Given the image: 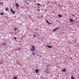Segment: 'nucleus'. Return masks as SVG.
I'll list each match as a JSON object with an SVG mask.
<instances>
[{
    "instance_id": "obj_1",
    "label": "nucleus",
    "mask_w": 79,
    "mask_h": 79,
    "mask_svg": "<svg viewBox=\"0 0 79 79\" xmlns=\"http://www.w3.org/2000/svg\"><path fill=\"white\" fill-rule=\"evenodd\" d=\"M10 11H11V12L13 13V14H15V12L14 10H13L12 9H10Z\"/></svg>"
},
{
    "instance_id": "obj_2",
    "label": "nucleus",
    "mask_w": 79,
    "mask_h": 79,
    "mask_svg": "<svg viewBox=\"0 0 79 79\" xmlns=\"http://www.w3.org/2000/svg\"><path fill=\"white\" fill-rule=\"evenodd\" d=\"M47 47H48L49 48H52V46H49L48 45H47Z\"/></svg>"
},
{
    "instance_id": "obj_3",
    "label": "nucleus",
    "mask_w": 79,
    "mask_h": 79,
    "mask_svg": "<svg viewBox=\"0 0 79 79\" xmlns=\"http://www.w3.org/2000/svg\"><path fill=\"white\" fill-rule=\"evenodd\" d=\"M46 21L47 23V24H52V23H50L48 22V21L47 19H46Z\"/></svg>"
},
{
    "instance_id": "obj_4",
    "label": "nucleus",
    "mask_w": 79,
    "mask_h": 79,
    "mask_svg": "<svg viewBox=\"0 0 79 79\" xmlns=\"http://www.w3.org/2000/svg\"><path fill=\"white\" fill-rule=\"evenodd\" d=\"M35 71L36 73H39V69H36L35 70Z\"/></svg>"
},
{
    "instance_id": "obj_5",
    "label": "nucleus",
    "mask_w": 79,
    "mask_h": 79,
    "mask_svg": "<svg viewBox=\"0 0 79 79\" xmlns=\"http://www.w3.org/2000/svg\"><path fill=\"white\" fill-rule=\"evenodd\" d=\"M58 16L59 18H61V17H62V15H60V14L58 15Z\"/></svg>"
},
{
    "instance_id": "obj_6",
    "label": "nucleus",
    "mask_w": 79,
    "mask_h": 79,
    "mask_svg": "<svg viewBox=\"0 0 79 79\" xmlns=\"http://www.w3.org/2000/svg\"><path fill=\"white\" fill-rule=\"evenodd\" d=\"M69 20L71 22H73L74 21V20L71 19H69Z\"/></svg>"
},
{
    "instance_id": "obj_7",
    "label": "nucleus",
    "mask_w": 79,
    "mask_h": 79,
    "mask_svg": "<svg viewBox=\"0 0 79 79\" xmlns=\"http://www.w3.org/2000/svg\"><path fill=\"white\" fill-rule=\"evenodd\" d=\"M15 4H16V6L17 7H18V6H19V4H18V3L15 2Z\"/></svg>"
},
{
    "instance_id": "obj_8",
    "label": "nucleus",
    "mask_w": 79,
    "mask_h": 79,
    "mask_svg": "<svg viewBox=\"0 0 79 79\" xmlns=\"http://www.w3.org/2000/svg\"><path fill=\"white\" fill-rule=\"evenodd\" d=\"M32 49H34V50H35V47H34V46H32Z\"/></svg>"
},
{
    "instance_id": "obj_9",
    "label": "nucleus",
    "mask_w": 79,
    "mask_h": 79,
    "mask_svg": "<svg viewBox=\"0 0 79 79\" xmlns=\"http://www.w3.org/2000/svg\"><path fill=\"white\" fill-rule=\"evenodd\" d=\"M62 72H65L66 71V69H63L62 70Z\"/></svg>"
},
{
    "instance_id": "obj_10",
    "label": "nucleus",
    "mask_w": 79,
    "mask_h": 79,
    "mask_svg": "<svg viewBox=\"0 0 79 79\" xmlns=\"http://www.w3.org/2000/svg\"><path fill=\"white\" fill-rule=\"evenodd\" d=\"M3 4L2 2H0V5H3Z\"/></svg>"
},
{
    "instance_id": "obj_11",
    "label": "nucleus",
    "mask_w": 79,
    "mask_h": 79,
    "mask_svg": "<svg viewBox=\"0 0 79 79\" xmlns=\"http://www.w3.org/2000/svg\"><path fill=\"white\" fill-rule=\"evenodd\" d=\"M56 22H58V23H60V21H59V20H56Z\"/></svg>"
},
{
    "instance_id": "obj_12",
    "label": "nucleus",
    "mask_w": 79,
    "mask_h": 79,
    "mask_svg": "<svg viewBox=\"0 0 79 79\" xmlns=\"http://www.w3.org/2000/svg\"><path fill=\"white\" fill-rule=\"evenodd\" d=\"M14 30L15 31H16V30H18V28L15 27L14 28Z\"/></svg>"
},
{
    "instance_id": "obj_13",
    "label": "nucleus",
    "mask_w": 79,
    "mask_h": 79,
    "mask_svg": "<svg viewBox=\"0 0 79 79\" xmlns=\"http://www.w3.org/2000/svg\"><path fill=\"white\" fill-rule=\"evenodd\" d=\"M13 79H18L17 78V77H16V76H14Z\"/></svg>"
},
{
    "instance_id": "obj_14",
    "label": "nucleus",
    "mask_w": 79,
    "mask_h": 79,
    "mask_svg": "<svg viewBox=\"0 0 79 79\" xmlns=\"http://www.w3.org/2000/svg\"><path fill=\"white\" fill-rule=\"evenodd\" d=\"M5 9H6V10L7 11H8V10H9V8H6V7L5 8Z\"/></svg>"
},
{
    "instance_id": "obj_15",
    "label": "nucleus",
    "mask_w": 79,
    "mask_h": 79,
    "mask_svg": "<svg viewBox=\"0 0 79 79\" xmlns=\"http://www.w3.org/2000/svg\"><path fill=\"white\" fill-rule=\"evenodd\" d=\"M71 79H74V78L73 77V76H72L71 77Z\"/></svg>"
},
{
    "instance_id": "obj_16",
    "label": "nucleus",
    "mask_w": 79,
    "mask_h": 79,
    "mask_svg": "<svg viewBox=\"0 0 79 79\" xmlns=\"http://www.w3.org/2000/svg\"><path fill=\"white\" fill-rule=\"evenodd\" d=\"M0 15H3L4 14H3V13H0Z\"/></svg>"
},
{
    "instance_id": "obj_17",
    "label": "nucleus",
    "mask_w": 79,
    "mask_h": 79,
    "mask_svg": "<svg viewBox=\"0 0 79 79\" xmlns=\"http://www.w3.org/2000/svg\"><path fill=\"white\" fill-rule=\"evenodd\" d=\"M26 3L27 4V5H29V2H27V1H26Z\"/></svg>"
},
{
    "instance_id": "obj_18",
    "label": "nucleus",
    "mask_w": 79,
    "mask_h": 79,
    "mask_svg": "<svg viewBox=\"0 0 79 79\" xmlns=\"http://www.w3.org/2000/svg\"><path fill=\"white\" fill-rule=\"evenodd\" d=\"M14 39L15 40H16V39H17V38H16L15 36L14 37Z\"/></svg>"
},
{
    "instance_id": "obj_19",
    "label": "nucleus",
    "mask_w": 79,
    "mask_h": 79,
    "mask_svg": "<svg viewBox=\"0 0 79 79\" xmlns=\"http://www.w3.org/2000/svg\"><path fill=\"white\" fill-rule=\"evenodd\" d=\"M34 50L35 49H31V51H32V52H34Z\"/></svg>"
},
{
    "instance_id": "obj_20",
    "label": "nucleus",
    "mask_w": 79,
    "mask_h": 79,
    "mask_svg": "<svg viewBox=\"0 0 79 79\" xmlns=\"http://www.w3.org/2000/svg\"><path fill=\"white\" fill-rule=\"evenodd\" d=\"M32 55H35V53L32 52Z\"/></svg>"
},
{
    "instance_id": "obj_21",
    "label": "nucleus",
    "mask_w": 79,
    "mask_h": 79,
    "mask_svg": "<svg viewBox=\"0 0 79 79\" xmlns=\"http://www.w3.org/2000/svg\"><path fill=\"white\" fill-rule=\"evenodd\" d=\"M37 5H38V6H40V4L39 3L37 4Z\"/></svg>"
},
{
    "instance_id": "obj_22",
    "label": "nucleus",
    "mask_w": 79,
    "mask_h": 79,
    "mask_svg": "<svg viewBox=\"0 0 79 79\" xmlns=\"http://www.w3.org/2000/svg\"><path fill=\"white\" fill-rule=\"evenodd\" d=\"M59 29V28L58 27H56L55 29H56V30H57V29Z\"/></svg>"
},
{
    "instance_id": "obj_23",
    "label": "nucleus",
    "mask_w": 79,
    "mask_h": 79,
    "mask_svg": "<svg viewBox=\"0 0 79 79\" xmlns=\"http://www.w3.org/2000/svg\"><path fill=\"white\" fill-rule=\"evenodd\" d=\"M33 36L35 37H36V36L35 35H33Z\"/></svg>"
},
{
    "instance_id": "obj_24",
    "label": "nucleus",
    "mask_w": 79,
    "mask_h": 79,
    "mask_svg": "<svg viewBox=\"0 0 79 79\" xmlns=\"http://www.w3.org/2000/svg\"><path fill=\"white\" fill-rule=\"evenodd\" d=\"M56 31V29H54L53 30V31Z\"/></svg>"
},
{
    "instance_id": "obj_25",
    "label": "nucleus",
    "mask_w": 79,
    "mask_h": 79,
    "mask_svg": "<svg viewBox=\"0 0 79 79\" xmlns=\"http://www.w3.org/2000/svg\"><path fill=\"white\" fill-rule=\"evenodd\" d=\"M3 45H5V43H3L2 44Z\"/></svg>"
},
{
    "instance_id": "obj_26",
    "label": "nucleus",
    "mask_w": 79,
    "mask_h": 79,
    "mask_svg": "<svg viewBox=\"0 0 79 79\" xmlns=\"http://www.w3.org/2000/svg\"><path fill=\"white\" fill-rule=\"evenodd\" d=\"M18 50H20V48H19V49H18Z\"/></svg>"
},
{
    "instance_id": "obj_27",
    "label": "nucleus",
    "mask_w": 79,
    "mask_h": 79,
    "mask_svg": "<svg viewBox=\"0 0 79 79\" xmlns=\"http://www.w3.org/2000/svg\"><path fill=\"white\" fill-rule=\"evenodd\" d=\"M56 76H57L58 77V76H59V75H57Z\"/></svg>"
},
{
    "instance_id": "obj_28",
    "label": "nucleus",
    "mask_w": 79,
    "mask_h": 79,
    "mask_svg": "<svg viewBox=\"0 0 79 79\" xmlns=\"http://www.w3.org/2000/svg\"><path fill=\"white\" fill-rule=\"evenodd\" d=\"M11 34H13V32H12L11 33Z\"/></svg>"
},
{
    "instance_id": "obj_29",
    "label": "nucleus",
    "mask_w": 79,
    "mask_h": 79,
    "mask_svg": "<svg viewBox=\"0 0 79 79\" xmlns=\"http://www.w3.org/2000/svg\"><path fill=\"white\" fill-rule=\"evenodd\" d=\"M52 12H53V13H54V12H55V11H52Z\"/></svg>"
},
{
    "instance_id": "obj_30",
    "label": "nucleus",
    "mask_w": 79,
    "mask_h": 79,
    "mask_svg": "<svg viewBox=\"0 0 79 79\" xmlns=\"http://www.w3.org/2000/svg\"><path fill=\"white\" fill-rule=\"evenodd\" d=\"M70 59H72V57H70Z\"/></svg>"
}]
</instances>
